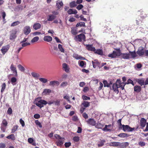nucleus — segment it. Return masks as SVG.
Listing matches in <instances>:
<instances>
[{"label": "nucleus", "mask_w": 148, "mask_h": 148, "mask_svg": "<svg viewBox=\"0 0 148 148\" xmlns=\"http://www.w3.org/2000/svg\"><path fill=\"white\" fill-rule=\"evenodd\" d=\"M120 56L122 58L124 59H128L130 57V54L127 53H120Z\"/></svg>", "instance_id": "obj_11"}, {"label": "nucleus", "mask_w": 148, "mask_h": 148, "mask_svg": "<svg viewBox=\"0 0 148 148\" xmlns=\"http://www.w3.org/2000/svg\"><path fill=\"white\" fill-rule=\"evenodd\" d=\"M63 68L64 70L66 71V72H68L69 71V69L68 66L67 65V64L64 63L63 64Z\"/></svg>", "instance_id": "obj_24"}, {"label": "nucleus", "mask_w": 148, "mask_h": 148, "mask_svg": "<svg viewBox=\"0 0 148 148\" xmlns=\"http://www.w3.org/2000/svg\"><path fill=\"white\" fill-rule=\"evenodd\" d=\"M35 122L36 124L38 126H39L40 128H41L42 127V125L41 124V123L38 120H36Z\"/></svg>", "instance_id": "obj_52"}, {"label": "nucleus", "mask_w": 148, "mask_h": 148, "mask_svg": "<svg viewBox=\"0 0 148 148\" xmlns=\"http://www.w3.org/2000/svg\"><path fill=\"white\" fill-rule=\"evenodd\" d=\"M73 58L76 59L77 60L79 59V58L80 57V56L76 54H74L73 55Z\"/></svg>", "instance_id": "obj_58"}, {"label": "nucleus", "mask_w": 148, "mask_h": 148, "mask_svg": "<svg viewBox=\"0 0 148 148\" xmlns=\"http://www.w3.org/2000/svg\"><path fill=\"white\" fill-rule=\"evenodd\" d=\"M19 121L20 123L21 124L22 126L24 127L25 125L24 121L21 119H20Z\"/></svg>", "instance_id": "obj_63"}, {"label": "nucleus", "mask_w": 148, "mask_h": 148, "mask_svg": "<svg viewBox=\"0 0 148 148\" xmlns=\"http://www.w3.org/2000/svg\"><path fill=\"white\" fill-rule=\"evenodd\" d=\"M73 140L75 142H77L79 140V138L78 136H75L73 138Z\"/></svg>", "instance_id": "obj_55"}, {"label": "nucleus", "mask_w": 148, "mask_h": 148, "mask_svg": "<svg viewBox=\"0 0 148 148\" xmlns=\"http://www.w3.org/2000/svg\"><path fill=\"white\" fill-rule=\"evenodd\" d=\"M55 137L57 139L59 140L60 139H64V138H62L60 137V136L58 134H55L54 135Z\"/></svg>", "instance_id": "obj_53"}, {"label": "nucleus", "mask_w": 148, "mask_h": 148, "mask_svg": "<svg viewBox=\"0 0 148 148\" xmlns=\"http://www.w3.org/2000/svg\"><path fill=\"white\" fill-rule=\"evenodd\" d=\"M92 63L95 64L97 66H98L99 64V63L96 60H95L94 61H92Z\"/></svg>", "instance_id": "obj_60"}, {"label": "nucleus", "mask_w": 148, "mask_h": 148, "mask_svg": "<svg viewBox=\"0 0 148 148\" xmlns=\"http://www.w3.org/2000/svg\"><path fill=\"white\" fill-rule=\"evenodd\" d=\"M23 32L25 35H27L31 32V29L29 26H26L23 29Z\"/></svg>", "instance_id": "obj_7"}, {"label": "nucleus", "mask_w": 148, "mask_h": 148, "mask_svg": "<svg viewBox=\"0 0 148 148\" xmlns=\"http://www.w3.org/2000/svg\"><path fill=\"white\" fill-rule=\"evenodd\" d=\"M79 26H85V23L84 22H80V23H77L76 25V26L78 27Z\"/></svg>", "instance_id": "obj_51"}, {"label": "nucleus", "mask_w": 148, "mask_h": 148, "mask_svg": "<svg viewBox=\"0 0 148 148\" xmlns=\"http://www.w3.org/2000/svg\"><path fill=\"white\" fill-rule=\"evenodd\" d=\"M16 80L17 79L15 77H12L11 80L12 84L13 85L14 84V83L16 81Z\"/></svg>", "instance_id": "obj_48"}, {"label": "nucleus", "mask_w": 148, "mask_h": 148, "mask_svg": "<svg viewBox=\"0 0 148 148\" xmlns=\"http://www.w3.org/2000/svg\"><path fill=\"white\" fill-rule=\"evenodd\" d=\"M60 84V83L59 82L55 80L50 81L49 82V85L52 86H55L56 85L58 86Z\"/></svg>", "instance_id": "obj_14"}, {"label": "nucleus", "mask_w": 148, "mask_h": 148, "mask_svg": "<svg viewBox=\"0 0 148 148\" xmlns=\"http://www.w3.org/2000/svg\"><path fill=\"white\" fill-rule=\"evenodd\" d=\"M56 4L57 7L59 9L61 8L63 5V3L62 1H57L56 3Z\"/></svg>", "instance_id": "obj_20"}, {"label": "nucleus", "mask_w": 148, "mask_h": 148, "mask_svg": "<svg viewBox=\"0 0 148 148\" xmlns=\"http://www.w3.org/2000/svg\"><path fill=\"white\" fill-rule=\"evenodd\" d=\"M5 87V83H3L2 85L1 92H3L4 90Z\"/></svg>", "instance_id": "obj_62"}, {"label": "nucleus", "mask_w": 148, "mask_h": 148, "mask_svg": "<svg viewBox=\"0 0 148 148\" xmlns=\"http://www.w3.org/2000/svg\"><path fill=\"white\" fill-rule=\"evenodd\" d=\"M18 126L17 125L14 126L12 129V132L14 133L17 131L18 129Z\"/></svg>", "instance_id": "obj_44"}, {"label": "nucleus", "mask_w": 148, "mask_h": 148, "mask_svg": "<svg viewBox=\"0 0 148 148\" xmlns=\"http://www.w3.org/2000/svg\"><path fill=\"white\" fill-rule=\"evenodd\" d=\"M79 66L82 67H83L84 65H86V63L85 62L83 61H79Z\"/></svg>", "instance_id": "obj_33"}, {"label": "nucleus", "mask_w": 148, "mask_h": 148, "mask_svg": "<svg viewBox=\"0 0 148 148\" xmlns=\"http://www.w3.org/2000/svg\"><path fill=\"white\" fill-rule=\"evenodd\" d=\"M94 52L95 53L99 55H102L103 54V51L101 49H97L96 50L95 49V51Z\"/></svg>", "instance_id": "obj_30"}, {"label": "nucleus", "mask_w": 148, "mask_h": 148, "mask_svg": "<svg viewBox=\"0 0 148 148\" xmlns=\"http://www.w3.org/2000/svg\"><path fill=\"white\" fill-rule=\"evenodd\" d=\"M7 138L8 139H11L12 140H15V138L14 134H11L7 137Z\"/></svg>", "instance_id": "obj_38"}, {"label": "nucleus", "mask_w": 148, "mask_h": 148, "mask_svg": "<svg viewBox=\"0 0 148 148\" xmlns=\"http://www.w3.org/2000/svg\"><path fill=\"white\" fill-rule=\"evenodd\" d=\"M106 142V140H101L100 141L99 143L98 144V146L99 147L102 146L104 145V143Z\"/></svg>", "instance_id": "obj_32"}, {"label": "nucleus", "mask_w": 148, "mask_h": 148, "mask_svg": "<svg viewBox=\"0 0 148 148\" xmlns=\"http://www.w3.org/2000/svg\"><path fill=\"white\" fill-rule=\"evenodd\" d=\"M41 27V24L38 23H34L33 26V29L36 30L40 29Z\"/></svg>", "instance_id": "obj_10"}, {"label": "nucleus", "mask_w": 148, "mask_h": 148, "mask_svg": "<svg viewBox=\"0 0 148 148\" xmlns=\"http://www.w3.org/2000/svg\"><path fill=\"white\" fill-rule=\"evenodd\" d=\"M140 122L141 126L143 127H145L146 123V120L144 118H142L141 119Z\"/></svg>", "instance_id": "obj_21"}, {"label": "nucleus", "mask_w": 148, "mask_h": 148, "mask_svg": "<svg viewBox=\"0 0 148 148\" xmlns=\"http://www.w3.org/2000/svg\"><path fill=\"white\" fill-rule=\"evenodd\" d=\"M34 117L36 119H38L40 118V116L39 114H34Z\"/></svg>", "instance_id": "obj_64"}, {"label": "nucleus", "mask_w": 148, "mask_h": 148, "mask_svg": "<svg viewBox=\"0 0 148 148\" xmlns=\"http://www.w3.org/2000/svg\"><path fill=\"white\" fill-rule=\"evenodd\" d=\"M77 3L75 1H73L71 2L70 4V6L71 8L75 7L77 5Z\"/></svg>", "instance_id": "obj_36"}, {"label": "nucleus", "mask_w": 148, "mask_h": 148, "mask_svg": "<svg viewBox=\"0 0 148 148\" xmlns=\"http://www.w3.org/2000/svg\"><path fill=\"white\" fill-rule=\"evenodd\" d=\"M121 143L119 142H113L110 143V146L113 147H117L121 145Z\"/></svg>", "instance_id": "obj_19"}, {"label": "nucleus", "mask_w": 148, "mask_h": 148, "mask_svg": "<svg viewBox=\"0 0 148 148\" xmlns=\"http://www.w3.org/2000/svg\"><path fill=\"white\" fill-rule=\"evenodd\" d=\"M7 124L8 123L6 120L5 119L3 120L2 121V126L4 127L5 129L2 128L1 130H3V132H5V128L7 126Z\"/></svg>", "instance_id": "obj_15"}, {"label": "nucleus", "mask_w": 148, "mask_h": 148, "mask_svg": "<svg viewBox=\"0 0 148 148\" xmlns=\"http://www.w3.org/2000/svg\"><path fill=\"white\" fill-rule=\"evenodd\" d=\"M82 99L84 100H90V98L89 97H87L85 95H83L82 96Z\"/></svg>", "instance_id": "obj_57"}, {"label": "nucleus", "mask_w": 148, "mask_h": 148, "mask_svg": "<svg viewBox=\"0 0 148 148\" xmlns=\"http://www.w3.org/2000/svg\"><path fill=\"white\" fill-rule=\"evenodd\" d=\"M39 39L38 36H36L33 38L31 40V42L32 43L37 42Z\"/></svg>", "instance_id": "obj_37"}, {"label": "nucleus", "mask_w": 148, "mask_h": 148, "mask_svg": "<svg viewBox=\"0 0 148 148\" xmlns=\"http://www.w3.org/2000/svg\"><path fill=\"white\" fill-rule=\"evenodd\" d=\"M19 23L20 22L18 21L14 22L11 24V26L12 27L18 25Z\"/></svg>", "instance_id": "obj_49"}, {"label": "nucleus", "mask_w": 148, "mask_h": 148, "mask_svg": "<svg viewBox=\"0 0 148 148\" xmlns=\"http://www.w3.org/2000/svg\"><path fill=\"white\" fill-rule=\"evenodd\" d=\"M10 69L12 71L13 73L15 74V76H17V73L16 67L14 66V65L12 64L10 66Z\"/></svg>", "instance_id": "obj_8"}, {"label": "nucleus", "mask_w": 148, "mask_h": 148, "mask_svg": "<svg viewBox=\"0 0 148 148\" xmlns=\"http://www.w3.org/2000/svg\"><path fill=\"white\" fill-rule=\"evenodd\" d=\"M58 48L59 50V51L62 53H64L65 51L64 49L62 47V45L59 44L58 45Z\"/></svg>", "instance_id": "obj_31"}, {"label": "nucleus", "mask_w": 148, "mask_h": 148, "mask_svg": "<svg viewBox=\"0 0 148 148\" xmlns=\"http://www.w3.org/2000/svg\"><path fill=\"white\" fill-rule=\"evenodd\" d=\"M103 83L104 84V87H109L110 85L106 81H103Z\"/></svg>", "instance_id": "obj_54"}, {"label": "nucleus", "mask_w": 148, "mask_h": 148, "mask_svg": "<svg viewBox=\"0 0 148 148\" xmlns=\"http://www.w3.org/2000/svg\"><path fill=\"white\" fill-rule=\"evenodd\" d=\"M127 134L126 133H121L119 134L118 135V136L122 137V138H124L127 136Z\"/></svg>", "instance_id": "obj_46"}, {"label": "nucleus", "mask_w": 148, "mask_h": 148, "mask_svg": "<svg viewBox=\"0 0 148 148\" xmlns=\"http://www.w3.org/2000/svg\"><path fill=\"white\" fill-rule=\"evenodd\" d=\"M1 16L3 18V23H4L6 22V21L5 18L6 16V14L5 12H2L1 13Z\"/></svg>", "instance_id": "obj_40"}, {"label": "nucleus", "mask_w": 148, "mask_h": 148, "mask_svg": "<svg viewBox=\"0 0 148 148\" xmlns=\"http://www.w3.org/2000/svg\"><path fill=\"white\" fill-rule=\"evenodd\" d=\"M71 32L73 35H76L77 34V31L75 28H72Z\"/></svg>", "instance_id": "obj_45"}, {"label": "nucleus", "mask_w": 148, "mask_h": 148, "mask_svg": "<svg viewBox=\"0 0 148 148\" xmlns=\"http://www.w3.org/2000/svg\"><path fill=\"white\" fill-rule=\"evenodd\" d=\"M31 75L33 77L35 78L36 79H38L40 76L39 74L34 72H32Z\"/></svg>", "instance_id": "obj_27"}, {"label": "nucleus", "mask_w": 148, "mask_h": 148, "mask_svg": "<svg viewBox=\"0 0 148 148\" xmlns=\"http://www.w3.org/2000/svg\"><path fill=\"white\" fill-rule=\"evenodd\" d=\"M68 85V83L66 82H62L60 85V87L61 88H64L66 86Z\"/></svg>", "instance_id": "obj_34"}, {"label": "nucleus", "mask_w": 148, "mask_h": 148, "mask_svg": "<svg viewBox=\"0 0 148 148\" xmlns=\"http://www.w3.org/2000/svg\"><path fill=\"white\" fill-rule=\"evenodd\" d=\"M19 69L21 71L23 72L25 71V69L21 65L19 64L17 66Z\"/></svg>", "instance_id": "obj_42"}, {"label": "nucleus", "mask_w": 148, "mask_h": 148, "mask_svg": "<svg viewBox=\"0 0 148 148\" xmlns=\"http://www.w3.org/2000/svg\"><path fill=\"white\" fill-rule=\"evenodd\" d=\"M20 43L22 44L21 45L23 47L27 46L29 45H30V43L28 42Z\"/></svg>", "instance_id": "obj_50"}, {"label": "nucleus", "mask_w": 148, "mask_h": 148, "mask_svg": "<svg viewBox=\"0 0 148 148\" xmlns=\"http://www.w3.org/2000/svg\"><path fill=\"white\" fill-rule=\"evenodd\" d=\"M34 102L37 106L40 108L44 106L43 105H46L47 104L51 105L54 103L53 101H49L47 102L44 100L41 99L39 97L36 99Z\"/></svg>", "instance_id": "obj_1"}, {"label": "nucleus", "mask_w": 148, "mask_h": 148, "mask_svg": "<svg viewBox=\"0 0 148 148\" xmlns=\"http://www.w3.org/2000/svg\"><path fill=\"white\" fill-rule=\"evenodd\" d=\"M141 90V87L138 86H136L134 87V90L136 92H139Z\"/></svg>", "instance_id": "obj_35"}, {"label": "nucleus", "mask_w": 148, "mask_h": 148, "mask_svg": "<svg viewBox=\"0 0 148 148\" xmlns=\"http://www.w3.org/2000/svg\"><path fill=\"white\" fill-rule=\"evenodd\" d=\"M103 130L104 131H111V125H106L105 127L103 129Z\"/></svg>", "instance_id": "obj_16"}, {"label": "nucleus", "mask_w": 148, "mask_h": 148, "mask_svg": "<svg viewBox=\"0 0 148 148\" xmlns=\"http://www.w3.org/2000/svg\"><path fill=\"white\" fill-rule=\"evenodd\" d=\"M82 104L85 108L88 107L90 106V102H88L86 101H84L82 103Z\"/></svg>", "instance_id": "obj_29"}, {"label": "nucleus", "mask_w": 148, "mask_h": 148, "mask_svg": "<svg viewBox=\"0 0 148 148\" xmlns=\"http://www.w3.org/2000/svg\"><path fill=\"white\" fill-rule=\"evenodd\" d=\"M7 113L9 114H11L12 113V108H9L8 111H7Z\"/></svg>", "instance_id": "obj_61"}, {"label": "nucleus", "mask_w": 148, "mask_h": 148, "mask_svg": "<svg viewBox=\"0 0 148 148\" xmlns=\"http://www.w3.org/2000/svg\"><path fill=\"white\" fill-rule=\"evenodd\" d=\"M56 18V16L53 15H50L47 18V20L49 21H51L54 19Z\"/></svg>", "instance_id": "obj_28"}, {"label": "nucleus", "mask_w": 148, "mask_h": 148, "mask_svg": "<svg viewBox=\"0 0 148 148\" xmlns=\"http://www.w3.org/2000/svg\"><path fill=\"white\" fill-rule=\"evenodd\" d=\"M119 88V84L116 83H114L113 85L112 88L114 91L116 93H118L119 91L118 88Z\"/></svg>", "instance_id": "obj_12"}, {"label": "nucleus", "mask_w": 148, "mask_h": 148, "mask_svg": "<svg viewBox=\"0 0 148 148\" xmlns=\"http://www.w3.org/2000/svg\"><path fill=\"white\" fill-rule=\"evenodd\" d=\"M39 80L43 83H45L48 81V80L47 79L43 78H39Z\"/></svg>", "instance_id": "obj_39"}, {"label": "nucleus", "mask_w": 148, "mask_h": 148, "mask_svg": "<svg viewBox=\"0 0 148 148\" xmlns=\"http://www.w3.org/2000/svg\"><path fill=\"white\" fill-rule=\"evenodd\" d=\"M125 84H125L123 82L121 83L120 85H119V87H121L122 90H123L124 89V87Z\"/></svg>", "instance_id": "obj_56"}, {"label": "nucleus", "mask_w": 148, "mask_h": 148, "mask_svg": "<svg viewBox=\"0 0 148 148\" xmlns=\"http://www.w3.org/2000/svg\"><path fill=\"white\" fill-rule=\"evenodd\" d=\"M137 54L139 56H142L145 54V51L143 49H139L137 52Z\"/></svg>", "instance_id": "obj_22"}, {"label": "nucleus", "mask_w": 148, "mask_h": 148, "mask_svg": "<svg viewBox=\"0 0 148 148\" xmlns=\"http://www.w3.org/2000/svg\"><path fill=\"white\" fill-rule=\"evenodd\" d=\"M129 145V144L128 142L123 143H122L121 146L123 148H125L126 147L128 146Z\"/></svg>", "instance_id": "obj_41"}, {"label": "nucleus", "mask_w": 148, "mask_h": 148, "mask_svg": "<svg viewBox=\"0 0 148 148\" xmlns=\"http://www.w3.org/2000/svg\"><path fill=\"white\" fill-rule=\"evenodd\" d=\"M138 82L141 86H142L144 85V80L143 79H138Z\"/></svg>", "instance_id": "obj_43"}, {"label": "nucleus", "mask_w": 148, "mask_h": 148, "mask_svg": "<svg viewBox=\"0 0 148 148\" xmlns=\"http://www.w3.org/2000/svg\"><path fill=\"white\" fill-rule=\"evenodd\" d=\"M51 92V90L50 89H45L42 93L43 95H49Z\"/></svg>", "instance_id": "obj_25"}, {"label": "nucleus", "mask_w": 148, "mask_h": 148, "mask_svg": "<svg viewBox=\"0 0 148 148\" xmlns=\"http://www.w3.org/2000/svg\"><path fill=\"white\" fill-rule=\"evenodd\" d=\"M83 7V6L82 4L79 5L76 7V8L78 10H80V9L82 8Z\"/></svg>", "instance_id": "obj_59"}, {"label": "nucleus", "mask_w": 148, "mask_h": 148, "mask_svg": "<svg viewBox=\"0 0 148 148\" xmlns=\"http://www.w3.org/2000/svg\"><path fill=\"white\" fill-rule=\"evenodd\" d=\"M120 52L119 51H113L112 53L108 55L109 57L115 58L120 56Z\"/></svg>", "instance_id": "obj_3"}, {"label": "nucleus", "mask_w": 148, "mask_h": 148, "mask_svg": "<svg viewBox=\"0 0 148 148\" xmlns=\"http://www.w3.org/2000/svg\"><path fill=\"white\" fill-rule=\"evenodd\" d=\"M129 54H130V58H134L136 56V54L135 51H129Z\"/></svg>", "instance_id": "obj_26"}, {"label": "nucleus", "mask_w": 148, "mask_h": 148, "mask_svg": "<svg viewBox=\"0 0 148 148\" xmlns=\"http://www.w3.org/2000/svg\"><path fill=\"white\" fill-rule=\"evenodd\" d=\"M74 39L76 41H81L82 40L85 41V37L84 34H81L75 36Z\"/></svg>", "instance_id": "obj_4"}, {"label": "nucleus", "mask_w": 148, "mask_h": 148, "mask_svg": "<svg viewBox=\"0 0 148 148\" xmlns=\"http://www.w3.org/2000/svg\"><path fill=\"white\" fill-rule=\"evenodd\" d=\"M64 140V139H61L58 140L56 142L57 145L58 146H61L63 144V141Z\"/></svg>", "instance_id": "obj_23"}, {"label": "nucleus", "mask_w": 148, "mask_h": 148, "mask_svg": "<svg viewBox=\"0 0 148 148\" xmlns=\"http://www.w3.org/2000/svg\"><path fill=\"white\" fill-rule=\"evenodd\" d=\"M9 48L10 46L9 45L3 46L2 47L1 51L3 55H5L8 52Z\"/></svg>", "instance_id": "obj_5"}, {"label": "nucleus", "mask_w": 148, "mask_h": 148, "mask_svg": "<svg viewBox=\"0 0 148 148\" xmlns=\"http://www.w3.org/2000/svg\"><path fill=\"white\" fill-rule=\"evenodd\" d=\"M86 48L88 50L93 51L94 52L95 51V48L92 45H86Z\"/></svg>", "instance_id": "obj_13"}, {"label": "nucleus", "mask_w": 148, "mask_h": 148, "mask_svg": "<svg viewBox=\"0 0 148 148\" xmlns=\"http://www.w3.org/2000/svg\"><path fill=\"white\" fill-rule=\"evenodd\" d=\"M121 126L123 127L124 131L131 132L134 129V128H131L128 125H122Z\"/></svg>", "instance_id": "obj_6"}, {"label": "nucleus", "mask_w": 148, "mask_h": 148, "mask_svg": "<svg viewBox=\"0 0 148 148\" xmlns=\"http://www.w3.org/2000/svg\"><path fill=\"white\" fill-rule=\"evenodd\" d=\"M43 40L47 42H50L52 41V38L51 36H45L44 37Z\"/></svg>", "instance_id": "obj_17"}, {"label": "nucleus", "mask_w": 148, "mask_h": 148, "mask_svg": "<svg viewBox=\"0 0 148 148\" xmlns=\"http://www.w3.org/2000/svg\"><path fill=\"white\" fill-rule=\"evenodd\" d=\"M103 125L100 123H98L96 125V128L98 129H101L103 127Z\"/></svg>", "instance_id": "obj_47"}, {"label": "nucleus", "mask_w": 148, "mask_h": 148, "mask_svg": "<svg viewBox=\"0 0 148 148\" xmlns=\"http://www.w3.org/2000/svg\"><path fill=\"white\" fill-rule=\"evenodd\" d=\"M17 31L16 30H12L10 32V39L13 40L15 39L16 37Z\"/></svg>", "instance_id": "obj_2"}, {"label": "nucleus", "mask_w": 148, "mask_h": 148, "mask_svg": "<svg viewBox=\"0 0 148 148\" xmlns=\"http://www.w3.org/2000/svg\"><path fill=\"white\" fill-rule=\"evenodd\" d=\"M87 123L92 126L95 125L96 124V121L93 119H90L87 121Z\"/></svg>", "instance_id": "obj_9"}, {"label": "nucleus", "mask_w": 148, "mask_h": 148, "mask_svg": "<svg viewBox=\"0 0 148 148\" xmlns=\"http://www.w3.org/2000/svg\"><path fill=\"white\" fill-rule=\"evenodd\" d=\"M67 13L69 14H76L77 13V10L75 9H69L67 11Z\"/></svg>", "instance_id": "obj_18"}]
</instances>
